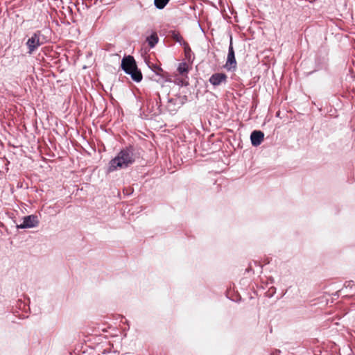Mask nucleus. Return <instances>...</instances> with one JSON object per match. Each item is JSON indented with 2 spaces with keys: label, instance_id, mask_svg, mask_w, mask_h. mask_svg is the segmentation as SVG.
<instances>
[{
  "label": "nucleus",
  "instance_id": "1",
  "mask_svg": "<svg viewBox=\"0 0 355 355\" xmlns=\"http://www.w3.org/2000/svg\"><path fill=\"white\" fill-rule=\"evenodd\" d=\"M139 148L134 144H128L121 148L105 167V173L109 175L114 171L130 167L139 157Z\"/></svg>",
  "mask_w": 355,
  "mask_h": 355
},
{
  "label": "nucleus",
  "instance_id": "2",
  "mask_svg": "<svg viewBox=\"0 0 355 355\" xmlns=\"http://www.w3.org/2000/svg\"><path fill=\"white\" fill-rule=\"evenodd\" d=\"M151 74L150 79L164 86L166 83H173L181 87L189 85L188 73L192 68H177L178 73L170 74L164 68H150Z\"/></svg>",
  "mask_w": 355,
  "mask_h": 355
},
{
  "label": "nucleus",
  "instance_id": "3",
  "mask_svg": "<svg viewBox=\"0 0 355 355\" xmlns=\"http://www.w3.org/2000/svg\"><path fill=\"white\" fill-rule=\"evenodd\" d=\"M189 101L187 92L183 89L175 95V98H168L166 109L168 112L174 115L178 110Z\"/></svg>",
  "mask_w": 355,
  "mask_h": 355
},
{
  "label": "nucleus",
  "instance_id": "4",
  "mask_svg": "<svg viewBox=\"0 0 355 355\" xmlns=\"http://www.w3.org/2000/svg\"><path fill=\"white\" fill-rule=\"evenodd\" d=\"M154 101L153 98H148L146 100V112L147 114H144V119H153L155 116L160 115L162 113V109L160 108V106H157L155 105Z\"/></svg>",
  "mask_w": 355,
  "mask_h": 355
},
{
  "label": "nucleus",
  "instance_id": "5",
  "mask_svg": "<svg viewBox=\"0 0 355 355\" xmlns=\"http://www.w3.org/2000/svg\"><path fill=\"white\" fill-rule=\"evenodd\" d=\"M40 223L38 217L35 214H30L25 216L22 218V223L19 225H16V228L19 229H29L38 226Z\"/></svg>",
  "mask_w": 355,
  "mask_h": 355
},
{
  "label": "nucleus",
  "instance_id": "6",
  "mask_svg": "<svg viewBox=\"0 0 355 355\" xmlns=\"http://www.w3.org/2000/svg\"><path fill=\"white\" fill-rule=\"evenodd\" d=\"M41 36L39 33H34L28 38L26 42V46L28 49V53L32 54L36 51L42 45Z\"/></svg>",
  "mask_w": 355,
  "mask_h": 355
},
{
  "label": "nucleus",
  "instance_id": "7",
  "mask_svg": "<svg viewBox=\"0 0 355 355\" xmlns=\"http://www.w3.org/2000/svg\"><path fill=\"white\" fill-rule=\"evenodd\" d=\"M227 76L224 72H216L209 78V82L214 87L222 85H226L227 83Z\"/></svg>",
  "mask_w": 355,
  "mask_h": 355
},
{
  "label": "nucleus",
  "instance_id": "8",
  "mask_svg": "<svg viewBox=\"0 0 355 355\" xmlns=\"http://www.w3.org/2000/svg\"><path fill=\"white\" fill-rule=\"evenodd\" d=\"M124 73L129 75L135 83H140L143 79V74L140 68H120Z\"/></svg>",
  "mask_w": 355,
  "mask_h": 355
},
{
  "label": "nucleus",
  "instance_id": "9",
  "mask_svg": "<svg viewBox=\"0 0 355 355\" xmlns=\"http://www.w3.org/2000/svg\"><path fill=\"white\" fill-rule=\"evenodd\" d=\"M250 139L252 146L253 147H258L264 139V133L261 130H254L251 132Z\"/></svg>",
  "mask_w": 355,
  "mask_h": 355
},
{
  "label": "nucleus",
  "instance_id": "10",
  "mask_svg": "<svg viewBox=\"0 0 355 355\" xmlns=\"http://www.w3.org/2000/svg\"><path fill=\"white\" fill-rule=\"evenodd\" d=\"M121 67H136V63L132 56L124 57L121 61Z\"/></svg>",
  "mask_w": 355,
  "mask_h": 355
},
{
  "label": "nucleus",
  "instance_id": "11",
  "mask_svg": "<svg viewBox=\"0 0 355 355\" xmlns=\"http://www.w3.org/2000/svg\"><path fill=\"white\" fill-rule=\"evenodd\" d=\"M317 70H313L311 71H309V72H301V71L300 70V68H294V74L295 76H296L297 78H304V77H306L311 74H313V73L316 72Z\"/></svg>",
  "mask_w": 355,
  "mask_h": 355
},
{
  "label": "nucleus",
  "instance_id": "12",
  "mask_svg": "<svg viewBox=\"0 0 355 355\" xmlns=\"http://www.w3.org/2000/svg\"><path fill=\"white\" fill-rule=\"evenodd\" d=\"M236 63V60L234 57V52L232 46L230 45L229 48V53L227 55V64L232 65Z\"/></svg>",
  "mask_w": 355,
  "mask_h": 355
},
{
  "label": "nucleus",
  "instance_id": "13",
  "mask_svg": "<svg viewBox=\"0 0 355 355\" xmlns=\"http://www.w3.org/2000/svg\"><path fill=\"white\" fill-rule=\"evenodd\" d=\"M340 355H352V349L349 345H344L342 349H340Z\"/></svg>",
  "mask_w": 355,
  "mask_h": 355
},
{
  "label": "nucleus",
  "instance_id": "14",
  "mask_svg": "<svg viewBox=\"0 0 355 355\" xmlns=\"http://www.w3.org/2000/svg\"><path fill=\"white\" fill-rule=\"evenodd\" d=\"M346 80L348 82L355 80V71L353 68H348V73L346 75Z\"/></svg>",
  "mask_w": 355,
  "mask_h": 355
},
{
  "label": "nucleus",
  "instance_id": "15",
  "mask_svg": "<svg viewBox=\"0 0 355 355\" xmlns=\"http://www.w3.org/2000/svg\"><path fill=\"white\" fill-rule=\"evenodd\" d=\"M147 41L150 46L153 47L158 41L157 36L155 34H153L147 38Z\"/></svg>",
  "mask_w": 355,
  "mask_h": 355
},
{
  "label": "nucleus",
  "instance_id": "16",
  "mask_svg": "<svg viewBox=\"0 0 355 355\" xmlns=\"http://www.w3.org/2000/svg\"><path fill=\"white\" fill-rule=\"evenodd\" d=\"M169 0H155V5L159 9H162L165 7Z\"/></svg>",
  "mask_w": 355,
  "mask_h": 355
},
{
  "label": "nucleus",
  "instance_id": "17",
  "mask_svg": "<svg viewBox=\"0 0 355 355\" xmlns=\"http://www.w3.org/2000/svg\"><path fill=\"white\" fill-rule=\"evenodd\" d=\"M58 69V71H59L60 73V75L61 76V78L63 79V81H67V77L69 76V75L65 73V69L64 68H62L60 69V68H56ZM62 80H58V82H62Z\"/></svg>",
  "mask_w": 355,
  "mask_h": 355
},
{
  "label": "nucleus",
  "instance_id": "18",
  "mask_svg": "<svg viewBox=\"0 0 355 355\" xmlns=\"http://www.w3.org/2000/svg\"><path fill=\"white\" fill-rule=\"evenodd\" d=\"M276 290H277L275 286H272L265 293V296L268 298L272 297L276 293Z\"/></svg>",
  "mask_w": 355,
  "mask_h": 355
},
{
  "label": "nucleus",
  "instance_id": "19",
  "mask_svg": "<svg viewBox=\"0 0 355 355\" xmlns=\"http://www.w3.org/2000/svg\"><path fill=\"white\" fill-rule=\"evenodd\" d=\"M344 286L345 288H349L352 291L355 292V284H354V281H352V280L346 281L344 284Z\"/></svg>",
  "mask_w": 355,
  "mask_h": 355
},
{
  "label": "nucleus",
  "instance_id": "20",
  "mask_svg": "<svg viewBox=\"0 0 355 355\" xmlns=\"http://www.w3.org/2000/svg\"><path fill=\"white\" fill-rule=\"evenodd\" d=\"M156 97L153 98V100L154 101L155 105L158 106H160V108H162V100L161 96L158 92L155 94Z\"/></svg>",
  "mask_w": 355,
  "mask_h": 355
},
{
  "label": "nucleus",
  "instance_id": "21",
  "mask_svg": "<svg viewBox=\"0 0 355 355\" xmlns=\"http://www.w3.org/2000/svg\"><path fill=\"white\" fill-rule=\"evenodd\" d=\"M227 297L229 300H230L231 301L234 302H240L242 300V297L239 294L235 295L234 297H233V296L229 297L228 295H227Z\"/></svg>",
  "mask_w": 355,
  "mask_h": 355
},
{
  "label": "nucleus",
  "instance_id": "22",
  "mask_svg": "<svg viewBox=\"0 0 355 355\" xmlns=\"http://www.w3.org/2000/svg\"><path fill=\"white\" fill-rule=\"evenodd\" d=\"M134 192V189L131 187L124 188L123 190V193L126 196H131Z\"/></svg>",
  "mask_w": 355,
  "mask_h": 355
},
{
  "label": "nucleus",
  "instance_id": "23",
  "mask_svg": "<svg viewBox=\"0 0 355 355\" xmlns=\"http://www.w3.org/2000/svg\"><path fill=\"white\" fill-rule=\"evenodd\" d=\"M173 38L178 42L181 43L182 40V37L178 33H173L172 34Z\"/></svg>",
  "mask_w": 355,
  "mask_h": 355
},
{
  "label": "nucleus",
  "instance_id": "24",
  "mask_svg": "<svg viewBox=\"0 0 355 355\" xmlns=\"http://www.w3.org/2000/svg\"><path fill=\"white\" fill-rule=\"evenodd\" d=\"M111 352H112V348H111V347H108V348H106V349H104L101 352L102 354H103V355H105V354H110V353H111Z\"/></svg>",
  "mask_w": 355,
  "mask_h": 355
},
{
  "label": "nucleus",
  "instance_id": "25",
  "mask_svg": "<svg viewBox=\"0 0 355 355\" xmlns=\"http://www.w3.org/2000/svg\"><path fill=\"white\" fill-rule=\"evenodd\" d=\"M184 52L187 57L189 56L191 49L188 46L184 47Z\"/></svg>",
  "mask_w": 355,
  "mask_h": 355
},
{
  "label": "nucleus",
  "instance_id": "26",
  "mask_svg": "<svg viewBox=\"0 0 355 355\" xmlns=\"http://www.w3.org/2000/svg\"><path fill=\"white\" fill-rule=\"evenodd\" d=\"M268 284H273L275 282V279L272 277H268Z\"/></svg>",
  "mask_w": 355,
  "mask_h": 355
},
{
  "label": "nucleus",
  "instance_id": "27",
  "mask_svg": "<svg viewBox=\"0 0 355 355\" xmlns=\"http://www.w3.org/2000/svg\"><path fill=\"white\" fill-rule=\"evenodd\" d=\"M47 72L49 73V74H47V75H46L47 76H50L51 75H52V76H53L54 78H55V77H57V76H58L55 73V72H53V71H51V72H49V71H47Z\"/></svg>",
  "mask_w": 355,
  "mask_h": 355
},
{
  "label": "nucleus",
  "instance_id": "28",
  "mask_svg": "<svg viewBox=\"0 0 355 355\" xmlns=\"http://www.w3.org/2000/svg\"><path fill=\"white\" fill-rule=\"evenodd\" d=\"M135 98L137 99V102H139V103H142V100H141V97L137 96L136 94H135Z\"/></svg>",
  "mask_w": 355,
  "mask_h": 355
},
{
  "label": "nucleus",
  "instance_id": "29",
  "mask_svg": "<svg viewBox=\"0 0 355 355\" xmlns=\"http://www.w3.org/2000/svg\"><path fill=\"white\" fill-rule=\"evenodd\" d=\"M252 266H251V264L250 263L249 266L245 269V272H249L250 271H252Z\"/></svg>",
  "mask_w": 355,
  "mask_h": 355
},
{
  "label": "nucleus",
  "instance_id": "30",
  "mask_svg": "<svg viewBox=\"0 0 355 355\" xmlns=\"http://www.w3.org/2000/svg\"><path fill=\"white\" fill-rule=\"evenodd\" d=\"M228 71H235L236 68H226Z\"/></svg>",
  "mask_w": 355,
  "mask_h": 355
},
{
  "label": "nucleus",
  "instance_id": "31",
  "mask_svg": "<svg viewBox=\"0 0 355 355\" xmlns=\"http://www.w3.org/2000/svg\"><path fill=\"white\" fill-rule=\"evenodd\" d=\"M38 71H43V68L38 67L37 68Z\"/></svg>",
  "mask_w": 355,
  "mask_h": 355
},
{
  "label": "nucleus",
  "instance_id": "32",
  "mask_svg": "<svg viewBox=\"0 0 355 355\" xmlns=\"http://www.w3.org/2000/svg\"><path fill=\"white\" fill-rule=\"evenodd\" d=\"M254 265H256V266H257V265H258V263H257V261H254Z\"/></svg>",
  "mask_w": 355,
  "mask_h": 355
},
{
  "label": "nucleus",
  "instance_id": "33",
  "mask_svg": "<svg viewBox=\"0 0 355 355\" xmlns=\"http://www.w3.org/2000/svg\"><path fill=\"white\" fill-rule=\"evenodd\" d=\"M279 116V112H277V114H276V116H277V117H278Z\"/></svg>",
  "mask_w": 355,
  "mask_h": 355
}]
</instances>
